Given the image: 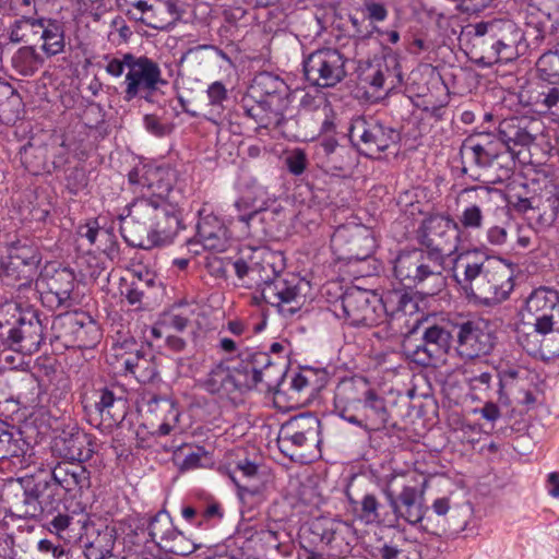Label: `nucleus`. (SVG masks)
I'll return each instance as SVG.
<instances>
[{"mask_svg":"<svg viewBox=\"0 0 559 559\" xmlns=\"http://www.w3.org/2000/svg\"><path fill=\"white\" fill-rule=\"evenodd\" d=\"M148 413L153 417L151 425L156 427V432L159 436L169 435L177 426L180 416L175 404L162 397H154L150 401Z\"/></svg>","mask_w":559,"mask_h":559,"instance_id":"c9c22d12","label":"nucleus"},{"mask_svg":"<svg viewBox=\"0 0 559 559\" xmlns=\"http://www.w3.org/2000/svg\"><path fill=\"white\" fill-rule=\"evenodd\" d=\"M263 300L284 318H293L306 302L309 283L293 273H277L271 266L265 276H260Z\"/></svg>","mask_w":559,"mask_h":559,"instance_id":"20e7f679","label":"nucleus"},{"mask_svg":"<svg viewBox=\"0 0 559 559\" xmlns=\"http://www.w3.org/2000/svg\"><path fill=\"white\" fill-rule=\"evenodd\" d=\"M138 364L139 367H136L134 377L142 383L151 382L153 381L158 372L155 368V366L146 358L138 354Z\"/></svg>","mask_w":559,"mask_h":559,"instance_id":"338daca9","label":"nucleus"},{"mask_svg":"<svg viewBox=\"0 0 559 559\" xmlns=\"http://www.w3.org/2000/svg\"><path fill=\"white\" fill-rule=\"evenodd\" d=\"M74 519L69 514L58 513L46 523L47 530L55 534L59 539L71 543L75 535L74 532Z\"/></svg>","mask_w":559,"mask_h":559,"instance_id":"4d7b16f0","label":"nucleus"},{"mask_svg":"<svg viewBox=\"0 0 559 559\" xmlns=\"http://www.w3.org/2000/svg\"><path fill=\"white\" fill-rule=\"evenodd\" d=\"M320 419L312 414H300L284 423L277 437V445L283 454L292 460L297 450L318 445L320 439Z\"/></svg>","mask_w":559,"mask_h":559,"instance_id":"ddd939ff","label":"nucleus"},{"mask_svg":"<svg viewBox=\"0 0 559 559\" xmlns=\"http://www.w3.org/2000/svg\"><path fill=\"white\" fill-rule=\"evenodd\" d=\"M38 267L25 262L15 264L14 260L3 258L0 263L1 278L7 285L17 286L19 289L28 288L38 276Z\"/></svg>","mask_w":559,"mask_h":559,"instance_id":"79ce46f5","label":"nucleus"},{"mask_svg":"<svg viewBox=\"0 0 559 559\" xmlns=\"http://www.w3.org/2000/svg\"><path fill=\"white\" fill-rule=\"evenodd\" d=\"M191 314L192 312L186 307H173L160 316L158 326L153 329V334L160 337L170 331L182 332L188 326Z\"/></svg>","mask_w":559,"mask_h":559,"instance_id":"a18cd8bd","label":"nucleus"},{"mask_svg":"<svg viewBox=\"0 0 559 559\" xmlns=\"http://www.w3.org/2000/svg\"><path fill=\"white\" fill-rule=\"evenodd\" d=\"M258 466L248 460L240 461L237 464L235 473H239L240 477L236 474L230 475L231 480L237 486L238 497L242 503H258L263 498V491L260 486H250L243 483L242 479L250 480L255 477Z\"/></svg>","mask_w":559,"mask_h":559,"instance_id":"ea45409f","label":"nucleus"},{"mask_svg":"<svg viewBox=\"0 0 559 559\" xmlns=\"http://www.w3.org/2000/svg\"><path fill=\"white\" fill-rule=\"evenodd\" d=\"M550 331H539L534 323L518 330V343L531 356L543 355L544 336Z\"/></svg>","mask_w":559,"mask_h":559,"instance_id":"603ef678","label":"nucleus"},{"mask_svg":"<svg viewBox=\"0 0 559 559\" xmlns=\"http://www.w3.org/2000/svg\"><path fill=\"white\" fill-rule=\"evenodd\" d=\"M456 337L460 356L468 359L488 355L496 344L491 324L484 319L459 324Z\"/></svg>","mask_w":559,"mask_h":559,"instance_id":"4be33fe9","label":"nucleus"},{"mask_svg":"<svg viewBox=\"0 0 559 559\" xmlns=\"http://www.w3.org/2000/svg\"><path fill=\"white\" fill-rule=\"evenodd\" d=\"M423 337L448 352L451 347V333L443 326L437 324L427 326L423 332Z\"/></svg>","mask_w":559,"mask_h":559,"instance_id":"680f3d73","label":"nucleus"},{"mask_svg":"<svg viewBox=\"0 0 559 559\" xmlns=\"http://www.w3.org/2000/svg\"><path fill=\"white\" fill-rule=\"evenodd\" d=\"M284 164L293 175H301L308 164L307 154L299 147L286 151Z\"/></svg>","mask_w":559,"mask_h":559,"instance_id":"e2e57ef3","label":"nucleus"},{"mask_svg":"<svg viewBox=\"0 0 559 559\" xmlns=\"http://www.w3.org/2000/svg\"><path fill=\"white\" fill-rule=\"evenodd\" d=\"M21 97L13 86L0 81V121L13 123L20 116Z\"/></svg>","mask_w":559,"mask_h":559,"instance_id":"09e8293b","label":"nucleus"},{"mask_svg":"<svg viewBox=\"0 0 559 559\" xmlns=\"http://www.w3.org/2000/svg\"><path fill=\"white\" fill-rule=\"evenodd\" d=\"M94 411L103 420L120 421L124 417L126 400L117 395L112 389L103 388L94 394Z\"/></svg>","mask_w":559,"mask_h":559,"instance_id":"a19ab883","label":"nucleus"},{"mask_svg":"<svg viewBox=\"0 0 559 559\" xmlns=\"http://www.w3.org/2000/svg\"><path fill=\"white\" fill-rule=\"evenodd\" d=\"M52 451L62 457L63 462H75L83 464L88 461L94 452L92 438L80 430L74 432H62L55 438Z\"/></svg>","mask_w":559,"mask_h":559,"instance_id":"bb28decb","label":"nucleus"},{"mask_svg":"<svg viewBox=\"0 0 559 559\" xmlns=\"http://www.w3.org/2000/svg\"><path fill=\"white\" fill-rule=\"evenodd\" d=\"M539 214L537 216V223L542 227H550L559 213V205H556L551 199H547L546 203L543 204V207L538 209Z\"/></svg>","mask_w":559,"mask_h":559,"instance_id":"774afa93","label":"nucleus"},{"mask_svg":"<svg viewBox=\"0 0 559 559\" xmlns=\"http://www.w3.org/2000/svg\"><path fill=\"white\" fill-rule=\"evenodd\" d=\"M381 490L394 513V523L403 519L415 525L423 521L428 508L425 507L424 490L411 485L404 473H391L383 477Z\"/></svg>","mask_w":559,"mask_h":559,"instance_id":"39448f33","label":"nucleus"},{"mask_svg":"<svg viewBox=\"0 0 559 559\" xmlns=\"http://www.w3.org/2000/svg\"><path fill=\"white\" fill-rule=\"evenodd\" d=\"M526 311L539 331H551L559 323V294L548 287L534 289L526 299Z\"/></svg>","mask_w":559,"mask_h":559,"instance_id":"b1692460","label":"nucleus"},{"mask_svg":"<svg viewBox=\"0 0 559 559\" xmlns=\"http://www.w3.org/2000/svg\"><path fill=\"white\" fill-rule=\"evenodd\" d=\"M273 99L258 98L247 94L241 100L245 115L252 119L258 127L280 131L285 136L293 133L297 121L285 114L286 107L272 103Z\"/></svg>","mask_w":559,"mask_h":559,"instance_id":"aec40b11","label":"nucleus"},{"mask_svg":"<svg viewBox=\"0 0 559 559\" xmlns=\"http://www.w3.org/2000/svg\"><path fill=\"white\" fill-rule=\"evenodd\" d=\"M142 534L147 535L146 542H152L160 549L175 554L177 556H189L200 548V545L188 538L179 531L170 514L160 510L151 516L146 525L138 527Z\"/></svg>","mask_w":559,"mask_h":559,"instance_id":"1a4fd4ad","label":"nucleus"},{"mask_svg":"<svg viewBox=\"0 0 559 559\" xmlns=\"http://www.w3.org/2000/svg\"><path fill=\"white\" fill-rule=\"evenodd\" d=\"M201 385L210 394L221 397H230L235 393H240L231 368L223 362L210 370Z\"/></svg>","mask_w":559,"mask_h":559,"instance_id":"e433bc0d","label":"nucleus"},{"mask_svg":"<svg viewBox=\"0 0 559 559\" xmlns=\"http://www.w3.org/2000/svg\"><path fill=\"white\" fill-rule=\"evenodd\" d=\"M474 32L475 62L489 68L498 62H507L513 58L516 43L514 25L509 21L492 20L471 25Z\"/></svg>","mask_w":559,"mask_h":559,"instance_id":"7ed1b4c3","label":"nucleus"},{"mask_svg":"<svg viewBox=\"0 0 559 559\" xmlns=\"http://www.w3.org/2000/svg\"><path fill=\"white\" fill-rule=\"evenodd\" d=\"M288 93L289 88L281 78L261 72L254 76L248 94L261 99H273L272 103L287 107Z\"/></svg>","mask_w":559,"mask_h":559,"instance_id":"f704fd0d","label":"nucleus"},{"mask_svg":"<svg viewBox=\"0 0 559 559\" xmlns=\"http://www.w3.org/2000/svg\"><path fill=\"white\" fill-rule=\"evenodd\" d=\"M444 261L424 249L402 252L395 260L394 274L405 286L418 287L425 295L433 296L445 285Z\"/></svg>","mask_w":559,"mask_h":559,"instance_id":"f03ea898","label":"nucleus"},{"mask_svg":"<svg viewBox=\"0 0 559 559\" xmlns=\"http://www.w3.org/2000/svg\"><path fill=\"white\" fill-rule=\"evenodd\" d=\"M356 518L367 525H392L394 523V513L391 507L382 503L374 493H366L359 502L350 499Z\"/></svg>","mask_w":559,"mask_h":559,"instance_id":"473e14b6","label":"nucleus"},{"mask_svg":"<svg viewBox=\"0 0 559 559\" xmlns=\"http://www.w3.org/2000/svg\"><path fill=\"white\" fill-rule=\"evenodd\" d=\"M154 284L155 277L148 272H145L144 276L142 273H134L133 280L127 285L126 292L122 294L131 306L141 309L145 297V288L152 287Z\"/></svg>","mask_w":559,"mask_h":559,"instance_id":"3c124183","label":"nucleus"},{"mask_svg":"<svg viewBox=\"0 0 559 559\" xmlns=\"http://www.w3.org/2000/svg\"><path fill=\"white\" fill-rule=\"evenodd\" d=\"M457 227L464 229H480L484 225V214L477 204L466 206L459 216Z\"/></svg>","mask_w":559,"mask_h":559,"instance_id":"052dcab7","label":"nucleus"},{"mask_svg":"<svg viewBox=\"0 0 559 559\" xmlns=\"http://www.w3.org/2000/svg\"><path fill=\"white\" fill-rule=\"evenodd\" d=\"M366 394H368V382L364 378L341 380L334 391V412L355 425Z\"/></svg>","mask_w":559,"mask_h":559,"instance_id":"5701e85b","label":"nucleus"},{"mask_svg":"<svg viewBox=\"0 0 559 559\" xmlns=\"http://www.w3.org/2000/svg\"><path fill=\"white\" fill-rule=\"evenodd\" d=\"M499 135L487 131L471 134L463 144V150L479 166L489 165L498 156L501 146Z\"/></svg>","mask_w":559,"mask_h":559,"instance_id":"72a5a7b5","label":"nucleus"},{"mask_svg":"<svg viewBox=\"0 0 559 559\" xmlns=\"http://www.w3.org/2000/svg\"><path fill=\"white\" fill-rule=\"evenodd\" d=\"M493 267L489 269L477 300L486 306H491L506 300L513 290V270L509 264L498 259L492 262Z\"/></svg>","mask_w":559,"mask_h":559,"instance_id":"393cba45","label":"nucleus"},{"mask_svg":"<svg viewBox=\"0 0 559 559\" xmlns=\"http://www.w3.org/2000/svg\"><path fill=\"white\" fill-rule=\"evenodd\" d=\"M343 527L342 522L331 519H317L311 523L310 531L322 544L331 545Z\"/></svg>","mask_w":559,"mask_h":559,"instance_id":"6e6d98bb","label":"nucleus"},{"mask_svg":"<svg viewBox=\"0 0 559 559\" xmlns=\"http://www.w3.org/2000/svg\"><path fill=\"white\" fill-rule=\"evenodd\" d=\"M79 321L78 314L66 313L55 318L52 322V330L56 337L60 340L66 347H71L74 335L76 333V324Z\"/></svg>","mask_w":559,"mask_h":559,"instance_id":"5fc2aeb1","label":"nucleus"},{"mask_svg":"<svg viewBox=\"0 0 559 559\" xmlns=\"http://www.w3.org/2000/svg\"><path fill=\"white\" fill-rule=\"evenodd\" d=\"M340 309L335 306L336 316L353 326L378 325L383 318L384 305L373 293L353 287L347 289L341 298Z\"/></svg>","mask_w":559,"mask_h":559,"instance_id":"423d86ee","label":"nucleus"},{"mask_svg":"<svg viewBox=\"0 0 559 559\" xmlns=\"http://www.w3.org/2000/svg\"><path fill=\"white\" fill-rule=\"evenodd\" d=\"M540 78L550 84L559 83V51H548L537 60Z\"/></svg>","mask_w":559,"mask_h":559,"instance_id":"13d9d810","label":"nucleus"},{"mask_svg":"<svg viewBox=\"0 0 559 559\" xmlns=\"http://www.w3.org/2000/svg\"><path fill=\"white\" fill-rule=\"evenodd\" d=\"M5 258L14 260L15 264L25 262L29 265H39L41 262V254L38 247L34 241L27 238L16 239L8 243Z\"/></svg>","mask_w":559,"mask_h":559,"instance_id":"de8ad7c7","label":"nucleus"},{"mask_svg":"<svg viewBox=\"0 0 559 559\" xmlns=\"http://www.w3.org/2000/svg\"><path fill=\"white\" fill-rule=\"evenodd\" d=\"M272 254L264 249H253L249 260L240 258L233 264L236 275L239 280L248 277L251 282H261L260 276H265L271 269L272 263L267 260Z\"/></svg>","mask_w":559,"mask_h":559,"instance_id":"58836bf2","label":"nucleus"},{"mask_svg":"<svg viewBox=\"0 0 559 559\" xmlns=\"http://www.w3.org/2000/svg\"><path fill=\"white\" fill-rule=\"evenodd\" d=\"M403 349L408 359L423 367L436 366L443 361L448 354V350L424 340L423 336L418 344L405 342Z\"/></svg>","mask_w":559,"mask_h":559,"instance_id":"37998d69","label":"nucleus"},{"mask_svg":"<svg viewBox=\"0 0 559 559\" xmlns=\"http://www.w3.org/2000/svg\"><path fill=\"white\" fill-rule=\"evenodd\" d=\"M348 135L353 145L366 156L379 154L400 140L395 129L364 117L353 120Z\"/></svg>","mask_w":559,"mask_h":559,"instance_id":"2eb2a0df","label":"nucleus"},{"mask_svg":"<svg viewBox=\"0 0 559 559\" xmlns=\"http://www.w3.org/2000/svg\"><path fill=\"white\" fill-rule=\"evenodd\" d=\"M26 23L32 27L35 35H39L43 41L40 49L48 57L63 52L66 47L63 24L53 19L28 17Z\"/></svg>","mask_w":559,"mask_h":559,"instance_id":"c756f323","label":"nucleus"},{"mask_svg":"<svg viewBox=\"0 0 559 559\" xmlns=\"http://www.w3.org/2000/svg\"><path fill=\"white\" fill-rule=\"evenodd\" d=\"M197 224V240L204 249L223 252L229 247L230 236L223 222L212 215H203L200 211Z\"/></svg>","mask_w":559,"mask_h":559,"instance_id":"7c9ffc66","label":"nucleus"},{"mask_svg":"<svg viewBox=\"0 0 559 559\" xmlns=\"http://www.w3.org/2000/svg\"><path fill=\"white\" fill-rule=\"evenodd\" d=\"M402 559H421L423 544L409 540L403 534L396 537Z\"/></svg>","mask_w":559,"mask_h":559,"instance_id":"69168bd1","label":"nucleus"},{"mask_svg":"<svg viewBox=\"0 0 559 559\" xmlns=\"http://www.w3.org/2000/svg\"><path fill=\"white\" fill-rule=\"evenodd\" d=\"M331 247L340 260L364 261L373 253L376 241L369 228L350 224L335 229L331 237Z\"/></svg>","mask_w":559,"mask_h":559,"instance_id":"f3484780","label":"nucleus"},{"mask_svg":"<svg viewBox=\"0 0 559 559\" xmlns=\"http://www.w3.org/2000/svg\"><path fill=\"white\" fill-rule=\"evenodd\" d=\"M45 340L37 310L15 301L0 306V343L15 352L32 355Z\"/></svg>","mask_w":559,"mask_h":559,"instance_id":"f257e3e1","label":"nucleus"},{"mask_svg":"<svg viewBox=\"0 0 559 559\" xmlns=\"http://www.w3.org/2000/svg\"><path fill=\"white\" fill-rule=\"evenodd\" d=\"M207 102L201 107L200 111L192 110L187 106L183 97L179 96L178 100L185 112L191 117H202L210 122L218 124L224 119L226 103L228 102V90L221 81L211 83L206 88Z\"/></svg>","mask_w":559,"mask_h":559,"instance_id":"cd10ccee","label":"nucleus"},{"mask_svg":"<svg viewBox=\"0 0 559 559\" xmlns=\"http://www.w3.org/2000/svg\"><path fill=\"white\" fill-rule=\"evenodd\" d=\"M246 190L239 200L235 202L238 210V219L247 224L259 218L261 222L275 219L282 215V209L278 205L270 209V203H274L275 194L270 193L266 188L262 187L254 178L248 177Z\"/></svg>","mask_w":559,"mask_h":559,"instance_id":"6ab92c4d","label":"nucleus"},{"mask_svg":"<svg viewBox=\"0 0 559 559\" xmlns=\"http://www.w3.org/2000/svg\"><path fill=\"white\" fill-rule=\"evenodd\" d=\"M129 183L135 193H139L138 199H146L156 201L162 204L173 189V182L169 177H128Z\"/></svg>","mask_w":559,"mask_h":559,"instance_id":"4c0bfd02","label":"nucleus"},{"mask_svg":"<svg viewBox=\"0 0 559 559\" xmlns=\"http://www.w3.org/2000/svg\"><path fill=\"white\" fill-rule=\"evenodd\" d=\"M345 56L336 48H319L304 60V72L308 82L319 87H333L346 75Z\"/></svg>","mask_w":559,"mask_h":559,"instance_id":"6e6552de","label":"nucleus"},{"mask_svg":"<svg viewBox=\"0 0 559 559\" xmlns=\"http://www.w3.org/2000/svg\"><path fill=\"white\" fill-rule=\"evenodd\" d=\"M25 454V441L14 437L8 424L0 419V460H9L22 468L26 464Z\"/></svg>","mask_w":559,"mask_h":559,"instance_id":"c03bdc74","label":"nucleus"},{"mask_svg":"<svg viewBox=\"0 0 559 559\" xmlns=\"http://www.w3.org/2000/svg\"><path fill=\"white\" fill-rule=\"evenodd\" d=\"M75 330L76 333L71 347H78L81 349L93 348L102 338V332L98 324L91 319H87V321L84 322L79 318Z\"/></svg>","mask_w":559,"mask_h":559,"instance_id":"864d4df0","label":"nucleus"},{"mask_svg":"<svg viewBox=\"0 0 559 559\" xmlns=\"http://www.w3.org/2000/svg\"><path fill=\"white\" fill-rule=\"evenodd\" d=\"M497 130L501 144L515 152L516 148H530L543 135L544 124L539 118L520 115L504 118Z\"/></svg>","mask_w":559,"mask_h":559,"instance_id":"412c9836","label":"nucleus"},{"mask_svg":"<svg viewBox=\"0 0 559 559\" xmlns=\"http://www.w3.org/2000/svg\"><path fill=\"white\" fill-rule=\"evenodd\" d=\"M46 474L71 498L91 487V473L80 463L58 462Z\"/></svg>","mask_w":559,"mask_h":559,"instance_id":"a878e982","label":"nucleus"},{"mask_svg":"<svg viewBox=\"0 0 559 559\" xmlns=\"http://www.w3.org/2000/svg\"><path fill=\"white\" fill-rule=\"evenodd\" d=\"M64 492L47 474L29 483L23 490V500L15 504L20 518H37L43 514H53L58 511Z\"/></svg>","mask_w":559,"mask_h":559,"instance_id":"9b49d317","label":"nucleus"},{"mask_svg":"<svg viewBox=\"0 0 559 559\" xmlns=\"http://www.w3.org/2000/svg\"><path fill=\"white\" fill-rule=\"evenodd\" d=\"M389 419L390 412L385 399L368 388L355 425L367 431H379L386 427Z\"/></svg>","mask_w":559,"mask_h":559,"instance_id":"2f4dec72","label":"nucleus"},{"mask_svg":"<svg viewBox=\"0 0 559 559\" xmlns=\"http://www.w3.org/2000/svg\"><path fill=\"white\" fill-rule=\"evenodd\" d=\"M74 286V273L67 267L57 269L53 264L45 265L35 280L41 304L50 310L69 308Z\"/></svg>","mask_w":559,"mask_h":559,"instance_id":"f8f14e48","label":"nucleus"},{"mask_svg":"<svg viewBox=\"0 0 559 559\" xmlns=\"http://www.w3.org/2000/svg\"><path fill=\"white\" fill-rule=\"evenodd\" d=\"M154 201L136 199L128 209V215L120 217V233L130 246L151 249L154 241L151 237L154 216Z\"/></svg>","mask_w":559,"mask_h":559,"instance_id":"dca6fc26","label":"nucleus"},{"mask_svg":"<svg viewBox=\"0 0 559 559\" xmlns=\"http://www.w3.org/2000/svg\"><path fill=\"white\" fill-rule=\"evenodd\" d=\"M129 8L127 14L134 21H141L151 27H156L152 20L156 13V5L146 0H126Z\"/></svg>","mask_w":559,"mask_h":559,"instance_id":"bf43d9fd","label":"nucleus"},{"mask_svg":"<svg viewBox=\"0 0 559 559\" xmlns=\"http://www.w3.org/2000/svg\"><path fill=\"white\" fill-rule=\"evenodd\" d=\"M459 238L457 223L445 216L433 215L423 221L417 230V239L424 251L445 262L456 248Z\"/></svg>","mask_w":559,"mask_h":559,"instance_id":"4468645a","label":"nucleus"},{"mask_svg":"<svg viewBox=\"0 0 559 559\" xmlns=\"http://www.w3.org/2000/svg\"><path fill=\"white\" fill-rule=\"evenodd\" d=\"M123 99L135 98L153 103L154 94L160 86L167 85L159 64L146 56H135L124 76Z\"/></svg>","mask_w":559,"mask_h":559,"instance_id":"0eeeda50","label":"nucleus"},{"mask_svg":"<svg viewBox=\"0 0 559 559\" xmlns=\"http://www.w3.org/2000/svg\"><path fill=\"white\" fill-rule=\"evenodd\" d=\"M134 57L135 55L131 52L122 53L121 58L105 56V60H107L105 70L109 75L120 78L126 70L129 71Z\"/></svg>","mask_w":559,"mask_h":559,"instance_id":"0e129e2a","label":"nucleus"},{"mask_svg":"<svg viewBox=\"0 0 559 559\" xmlns=\"http://www.w3.org/2000/svg\"><path fill=\"white\" fill-rule=\"evenodd\" d=\"M154 206L155 211L151 230L154 247L169 245L182 228L180 214L174 207L158 204L156 201H154Z\"/></svg>","mask_w":559,"mask_h":559,"instance_id":"c85d7f7f","label":"nucleus"},{"mask_svg":"<svg viewBox=\"0 0 559 559\" xmlns=\"http://www.w3.org/2000/svg\"><path fill=\"white\" fill-rule=\"evenodd\" d=\"M497 260L477 249L461 252L454 259L453 276L463 289L476 299L485 285L487 271L493 267L492 262H497Z\"/></svg>","mask_w":559,"mask_h":559,"instance_id":"a211bd4d","label":"nucleus"},{"mask_svg":"<svg viewBox=\"0 0 559 559\" xmlns=\"http://www.w3.org/2000/svg\"><path fill=\"white\" fill-rule=\"evenodd\" d=\"M230 368L240 393L257 388L259 383L270 388L281 373L269 353L252 349L241 352L238 361Z\"/></svg>","mask_w":559,"mask_h":559,"instance_id":"9d476101","label":"nucleus"},{"mask_svg":"<svg viewBox=\"0 0 559 559\" xmlns=\"http://www.w3.org/2000/svg\"><path fill=\"white\" fill-rule=\"evenodd\" d=\"M96 536L88 543V559H106L115 547L117 532L114 526L104 525L97 528Z\"/></svg>","mask_w":559,"mask_h":559,"instance_id":"49530a36","label":"nucleus"},{"mask_svg":"<svg viewBox=\"0 0 559 559\" xmlns=\"http://www.w3.org/2000/svg\"><path fill=\"white\" fill-rule=\"evenodd\" d=\"M44 63L43 57L36 52L33 46H24L17 49L12 57V66L21 75H33Z\"/></svg>","mask_w":559,"mask_h":559,"instance_id":"8fccbe9b","label":"nucleus"}]
</instances>
